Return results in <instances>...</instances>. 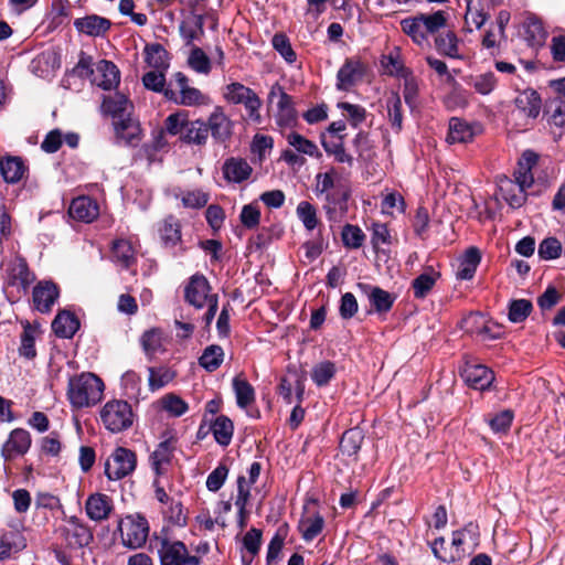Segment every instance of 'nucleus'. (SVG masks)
Returning a JSON list of instances; mask_svg holds the SVG:
<instances>
[{
    "label": "nucleus",
    "mask_w": 565,
    "mask_h": 565,
    "mask_svg": "<svg viewBox=\"0 0 565 565\" xmlns=\"http://www.w3.org/2000/svg\"><path fill=\"white\" fill-rule=\"evenodd\" d=\"M339 174L337 170L331 167L326 172H319L315 180V188L313 192L318 198H322L329 193L335 192L339 188H345L348 186L344 183L338 182Z\"/></svg>",
    "instance_id": "c85d7f7f"
},
{
    "label": "nucleus",
    "mask_w": 565,
    "mask_h": 565,
    "mask_svg": "<svg viewBox=\"0 0 565 565\" xmlns=\"http://www.w3.org/2000/svg\"><path fill=\"white\" fill-rule=\"evenodd\" d=\"M224 360V351L217 344L206 347L199 359V364L207 372L216 371Z\"/></svg>",
    "instance_id": "c03bdc74"
},
{
    "label": "nucleus",
    "mask_w": 565,
    "mask_h": 565,
    "mask_svg": "<svg viewBox=\"0 0 565 565\" xmlns=\"http://www.w3.org/2000/svg\"><path fill=\"white\" fill-rule=\"evenodd\" d=\"M20 355L26 359H33L36 355L35 350V330L26 323L21 334Z\"/></svg>",
    "instance_id": "338daca9"
},
{
    "label": "nucleus",
    "mask_w": 565,
    "mask_h": 565,
    "mask_svg": "<svg viewBox=\"0 0 565 565\" xmlns=\"http://www.w3.org/2000/svg\"><path fill=\"white\" fill-rule=\"evenodd\" d=\"M363 441L362 431L358 428L347 430L340 440V449L343 455L355 456L361 449Z\"/></svg>",
    "instance_id": "3c124183"
},
{
    "label": "nucleus",
    "mask_w": 565,
    "mask_h": 565,
    "mask_svg": "<svg viewBox=\"0 0 565 565\" xmlns=\"http://www.w3.org/2000/svg\"><path fill=\"white\" fill-rule=\"evenodd\" d=\"M146 62L150 67L163 70L168 67L167 51L161 44H151L145 49Z\"/></svg>",
    "instance_id": "6e6d98bb"
},
{
    "label": "nucleus",
    "mask_w": 565,
    "mask_h": 565,
    "mask_svg": "<svg viewBox=\"0 0 565 565\" xmlns=\"http://www.w3.org/2000/svg\"><path fill=\"white\" fill-rule=\"evenodd\" d=\"M205 124L209 128V132H211L213 139L217 142L226 141L232 135L233 124L221 107H216L211 113Z\"/></svg>",
    "instance_id": "a211bd4d"
},
{
    "label": "nucleus",
    "mask_w": 565,
    "mask_h": 565,
    "mask_svg": "<svg viewBox=\"0 0 565 565\" xmlns=\"http://www.w3.org/2000/svg\"><path fill=\"white\" fill-rule=\"evenodd\" d=\"M498 79L494 73L488 72L471 78V85L481 95L490 94L497 86Z\"/></svg>",
    "instance_id": "774afa93"
},
{
    "label": "nucleus",
    "mask_w": 565,
    "mask_h": 565,
    "mask_svg": "<svg viewBox=\"0 0 565 565\" xmlns=\"http://www.w3.org/2000/svg\"><path fill=\"white\" fill-rule=\"evenodd\" d=\"M401 29L415 44L419 46L429 45V40L423 33L419 14L403 19L401 21Z\"/></svg>",
    "instance_id": "a19ab883"
},
{
    "label": "nucleus",
    "mask_w": 565,
    "mask_h": 565,
    "mask_svg": "<svg viewBox=\"0 0 565 565\" xmlns=\"http://www.w3.org/2000/svg\"><path fill=\"white\" fill-rule=\"evenodd\" d=\"M533 309L532 302L526 299L513 300L509 307V320L514 323L524 321Z\"/></svg>",
    "instance_id": "e2e57ef3"
},
{
    "label": "nucleus",
    "mask_w": 565,
    "mask_h": 565,
    "mask_svg": "<svg viewBox=\"0 0 565 565\" xmlns=\"http://www.w3.org/2000/svg\"><path fill=\"white\" fill-rule=\"evenodd\" d=\"M137 467L135 451L126 447H116L105 462V476L110 481H118L130 476Z\"/></svg>",
    "instance_id": "0eeeda50"
},
{
    "label": "nucleus",
    "mask_w": 565,
    "mask_h": 565,
    "mask_svg": "<svg viewBox=\"0 0 565 565\" xmlns=\"http://www.w3.org/2000/svg\"><path fill=\"white\" fill-rule=\"evenodd\" d=\"M114 510L113 500L104 493H93L85 502L87 516L95 522L107 520Z\"/></svg>",
    "instance_id": "dca6fc26"
},
{
    "label": "nucleus",
    "mask_w": 565,
    "mask_h": 565,
    "mask_svg": "<svg viewBox=\"0 0 565 565\" xmlns=\"http://www.w3.org/2000/svg\"><path fill=\"white\" fill-rule=\"evenodd\" d=\"M350 196V186L339 188L335 192L322 196V209L329 222L340 223L343 221L349 210Z\"/></svg>",
    "instance_id": "9b49d317"
},
{
    "label": "nucleus",
    "mask_w": 565,
    "mask_h": 565,
    "mask_svg": "<svg viewBox=\"0 0 565 565\" xmlns=\"http://www.w3.org/2000/svg\"><path fill=\"white\" fill-rule=\"evenodd\" d=\"M158 233L166 247H173L181 241V224L177 217L169 215L159 223Z\"/></svg>",
    "instance_id": "7c9ffc66"
},
{
    "label": "nucleus",
    "mask_w": 565,
    "mask_h": 565,
    "mask_svg": "<svg viewBox=\"0 0 565 565\" xmlns=\"http://www.w3.org/2000/svg\"><path fill=\"white\" fill-rule=\"evenodd\" d=\"M365 73V65L360 58H347L337 74V88L349 90Z\"/></svg>",
    "instance_id": "ddd939ff"
},
{
    "label": "nucleus",
    "mask_w": 565,
    "mask_h": 565,
    "mask_svg": "<svg viewBox=\"0 0 565 565\" xmlns=\"http://www.w3.org/2000/svg\"><path fill=\"white\" fill-rule=\"evenodd\" d=\"M97 76L94 82L100 88L110 90L116 88L120 82V72L118 67L110 61L102 60L96 66Z\"/></svg>",
    "instance_id": "393cba45"
},
{
    "label": "nucleus",
    "mask_w": 565,
    "mask_h": 565,
    "mask_svg": "<svg viewBox=\"0 0 565 565\" xmlns=\"http://www.w3.org/2000/svg\"><path fill=\"white\" fill-rule=\"evenodd\" d=\"M104 388V382L97 375L83 372L70 379L67 398L74 408L90 407L102 399Z\"/></svg>",
    "instance_id": "f257e3e1"
},
{
    "label": "nucleus",
    "mask_w": 565,
    "mask_h": 565,
    "mask_svg": "<svg viewBox=\"0 0 565 565\" xmlns=\"http://www.w3.org/2000/svg\"><path fill=\"white\" fill-rule=\"evenodd\" d=\"M222 172L227 182L242 183L250 177L253 168L245 159L231 157L224 161Z\"/></svg>",
    "instance_id": "aec40b11"
},
{
    "label": "nucleus",
    "mask_w": 565,
    "mask_h": 565,
    "mask_svg": "<svg viewBox=\"0 0 565 565\" xmlns=\"http://www.w3.org/2000/svg\"><path fill=\"white\" fill-rule=\"evenodd\" d=\"M9 285H21L26 289L35 279L24 258H15L7 269Z\"/></svg>",
    "instance_id": "a878e982"
},
{
    "label": "nucleus",
    "mask_w": 565,
    "mask_h": 565,
    "mask_svg": "<svg viewBox=\"0 0 565 565\" xmlns=\"http://www.w3.org/2000/svg\"><path fill=\"white\" fill-rule=\"evenodd\" d=\"M164 520L179 527H183L188 523V516L183 511V505L179 500L170 501L169 504L161 509Z\"/></svg>",
    "instance_id": "603ef678"
},
{
    "label": "nucleus",
    "mask_w": 565,
    "mask_h": 565,
    "mask_svg": "<svg viewBox=\"0 0 565 565\" xmlns=\"http://www.w3.org/2000/svg\"><path fill=\"white\" fill-rule=\"evenodd\" d=\"M369 300L376 312H387L394 303V297L380 287H371Z\"/></svg>",
    "instance_id": "5fc2aeb1"
},
{
    "label": "nucleus",
    "mask_w": 565,
    "mask_h": 565,
    "mask_svg": "<svg viewBox=\"0 0 565 565\" xmlns=\"http://www.w3.org/2000/svg\"><path fill=\"white\" fill-rule=\"evenodd\" d=\"M74 25L82 33L90 36H100L110 29L111 23L106 18L92 14L76 19Z\"/></svg>",
    "instance_id": "bb28decb"
},
{
    "label": "nucleus",
    "mask_w": 565,
    "mask_h": 565,
    "mask_svg": "<svg viewBox=\"0 0 565 565\" xmlns=\"http://www.w3.org/2000/svg\"><path fill=\"white\" fill-rule=\"evenodd\" d=\"M58 532L71 548L88 546L94 539L90 527L77 516L66 518Z\"/></svg>",
    "instance_id": "1a4fd4ad"
},
{
    "label": "nucleus",
    "mask_w": 565,
    "mask_h": 565,
    "mask_svg": "<svg viewBox=\"0 0 565 565\" xmlns=\"http://www.w3.org/2000/svg\"><path fill=\"white\" fill-rule=\"evenodd\" d=\"M188 64L192 70L201 74H209L211 71L210 57L200 47L194 46L188 58Z\"/></svg>",
    "instance_id": "69168bd1"
},
{
    "label": "nucleus",
    "mask_w": 565,
    "mask_h": 565,
    "mask_svg": "<svg viewBox=\"0 0 565 565\" xmlns=\"http://www.w3.org/2000/svg\"><path fill=\"white\" fill-rule=\"evenodd\" d=\"M461 376L468 386L479 391L488 388L494 380L493 372L481 364H467Z\"/></svg>",
    "instance_id": "2eb2a0df"
},
{
    "label": "nucleus",
    "mask_w": 565,
    "mask_h": 565,
    "mask_svg": "<svg viewBox=\"0 0 565 565\" xmlns=\"http://www.w3.org/2000/svg\"><path fill=\"white\" fill-rule=\"evenodd\" d=\"M148 372H149L148 385H149L150 391H152V392L162 388L168 383H170L175 376V372L167 366H159V367L150 366V367H148Z\"/></svg>",
    "instance_id": "09e8293b"
},
{
    "label": "nucleus",
    "mask_w": 565,
    "mask_h": 565,
    "mask_svg": "<svg viewBox=\"0 0 565 565\" xmlns=\"http://www.w3.org/2000/svg\"><path fill=\"white\" fill-rule=\"evenodd\" d=\"M57 298V286L51 281H41L33 288L32 299L34 307L42 313L50 312Z\"/></svg>",
    "instance_id": "f3484780"
},
{
    "label": "nucleus",
    "mask_w": 565,
    "mask_h": 565,
    "mask_svg": "<svg viewBox=\"0 0 565 565\" xmlns=\"http://www.w3.org/2000/svg\"><path fill=\"white\" fill-rule=\"evenodd\" d=\"M26 172L28 167L22 158L7 156L0 159V174L7 183L14 184L20 182Z\"/></svg>",
    "instance_id": "b1692460"
},
{
    "label": "nucleus",
    "mask_w": 565,
    "mask_h": 565,
    "mask_svg": "<svg viewBox=\"0 0 565 565\" xmlns=\"http://www.w3.org/2000/svg\"><path fill=\"white\" fill-rule=\"evenodd\" d=\"M288 143L294 147L298 152L315 157L318 156V147L311 140L305 138L298 132H290L287 136Z\"/></svg>",
    "instance_id": "680f3d73"
},
{
    "label": "nucleus",
    "mask_w": 565,
    "mask_h": 565,
    "mask_svg": "<svg viewBox=\"0 0 565 565\" xmlns=\"http://www.w3.org/2000/svg\"><path fill=\"white\" fill-rule=\"evenodd\" d=\"M28 546L24 534L19 530L6 531L0 536V562L19 554Z\"/></svg>",
    "instance_id": "6ab92c4d"
},
{
    "label": "nucleus",
    "mask_w": 565,
    "mask_h": 565,
    "mask_svg": "<svg viewBox=\"0 0 565 565\" xmlns=\"http://www.w3.org/2000/svg\"><path fill=\"white\" fill-rule=\"evenodd\" d=\"M233 390L235 392L238 407L246 408L255 402L254 387L248 383L247 380L241 376L234 377Z\"/></svg>",
    "instance_id": "37998d69"
},
{
    "label": "nucleus",
    "mask_w": 565,
    "mask_h": 565,
    "mask_svg": "<svg viewBox=\"0 0 565 565\" xmlns=\"http://www.w3.org/2000/svg\"><path fill=\"white\" fill-rule=\"evenodd\" d=\"M99 418L105 429L118 434L134 425L135 414L127 401L111 399L102 407Z\"/></svg>",
    "instance_id": "20e7f679"
},
{
    "label": "nucleus",
    "mask_w": 565,
    "mask_h": 565,
    "mask_svg": "<svg viewBox=\"0 0 565 565\" xmlns=\"http://www.w3.org/2000/svg\"><path fill=\"white\" fill-rule=\"evenodd\" d=\"M480 260V250L477 247H469L460 260L457 277L463 280L472 279Z\"/></svg>",
    "instance_id": "c9c22d12"
},
{
    "label": "nucleus",
    "mask_w": 565,
    "mask_h": 565,
    "mask_svg": "<svg viewBox=\"0 0 565 565\" xmlns=\"http://www.w3.org/2000/svg\"><path fill=\"white\" fill-rule=\"evenodd\" d=\"M323 527L324 519L319 513L303 515L298 523V530L306 542L313 541Z\"/></svg>",
    "instance_id": "72a5a7b5"
},
{
    "label": "nucleus",
    "mask_w": 565,
    "mask_h": 565,
    "mask_svg": "<svg viewBox=\"0 0 565 565\" xmlns=\"http://www.w3.org/2000/svg\"><path fill=\"white\" fill-rule=\"evenodd\" d=\"M322 147L328 154L334 157V160L340 163H348L349 166L353 164V158L351 154L347 153L344 149V137L339 136L337 140L327 141L322 140Z\"/></svg>",
    "instance_id": "864d4df0"
},
{
    "label": "nucleus",
    "mask_w": 565,
    "mask_h": 565,
    "mask_svg": "<svg viewBox=\"0 0 565 565\" xmlns=\"http://www.w3.org/2000/svg\"><path fill=\"white\" fill-rule=\"evenodd\" d=\"M116 135L119 139L125 140L127 145L135 146L140 140V128L130 118L121 119L115 124Z\"/></svg>",
    "instance_id": "de8ad7c7"
},
{
    "label": "nucleus",
    "mask_w": 565,
    "mask_h": 565,
    "mask_svg": "<svg viewBox=\"0 0 565 565\" xmlns=\"http://www.w3.org/2000/svg\"><path fill=\"white\" fill-rule=\"evenodd\" d=\"M184 298L196 309L207 307L204 321L206 326H210L217 311L218 297L216 294H211L210 282L204 275L194 274L190 277L184 288Z\"/></svg>",
    "instance_id": "f03ea898"
},
{
    "label": "nucleus",
    "mask_w": 565,
    "mask_h": 565,
    "mask_svg": "<svg viewBox=\"0 0 565 565\" xmlns=\"http://www.w3.org/2000/svg\"><path fill=\"white\" fill-rule=\"evenodd\" d=\"M164 97L169 100H173L175 104L183 106H195L203 103V94L194 87H188L180 92L179 96L172 89L164 90Z\"/></svg>",
    "instance_id": "79ce46f5"
},
{
    "label": "nucleus",
    "mask_w": 565,
    "mask_h": 565,
    "mask_svg": "<svg viewBox=\"0 0 565 565\" xmlns=\"http://www.w3.org/2000/svg\"><path fill=\"white\" fill-rule=\"evenodd\" d=\"M233 423L226 416H218L212 424L213 436L221 446L230 445L233 437Z\"/></svg>",
    "instance_id": "8fccbe9b"
},
{
    "label": "nucleus",
    "mask_w": 565,
    "mask_h": 565,
    "mask_svg": "<svg viewBox=\"0 0 565 565\" xmlns=\"http://www.w3.org/2000/svg\"><path fill=\"white\" fill-rule=\"evenodd\" d=\"M156 541L160 565H200V557L190 555L183 542L163 535L157 536Z\"/></svg>",
    "instance_id": "39448f33"
},
{
    "label": "nucleus",
    "mask_w": 565,
    "mask_h": 565,
    "mask_svg": "<svg viewBox=\"0 0 565 565\" xmlns=\"http://www.w3.org/2000/svg\"><path fill=\"white\" fill-rule=\"evenodd\" d=\"M306 376L299 373L296 369L288 367L287 375L280 379L278 386L279 395L286 403H292V391H296L297 399L300 403L305 393Z\"/></svg>",
    "instance_id": "4468645a"
},
{
    "label": "nucleus",
    "mask_w": 565,
    "mask_h": 565,
    "mask_svg": "<svg viewBox=\"0 0 565 565\" xmlns=\"http://www.w3.org/2000/svg\"><path fill=\"white\" fill-rule=\"evenodd\" d=\"M207 137L209 128L205 121L201 119L189 120L181 135V141L189 145L203 146L206 143Z\"/></svg>",
    "instance_id": "473e14b6"
},
{
    "label": "nucleus",
    "mask_w": 565,
    "mask_h": 565,
    "mask_svg": "<svg viewBox=\"0 0 565 565\" xmlns=\"http://www.w3.org/2000/svg\"><path fill=\"white\" fill-rule=\"evenodd\" d=\"M180 34L185 40L186 45H191L194 40L204 34V17L195 14L192 21H183L180 24Z\"/></svg>",
    "instance_id": "49530a36"
},
{
    "label": "nucleus",
    "mask_w": 565,
    "mask_h": 565,
    "mask_svg": "<svg viewBox=\"0 0 565 565\" xmlns=\"http://www.w3.org/2000/svg\"><path fill=\"white\" fill-rule=\"evenodd\" d=\"M173 456V446L170 440L161 441L151 455V466L157 475H162L170 465Z\"/></svg>",
    "instance_id": "4c0bfd02"
},
{
    "label": "nucleus",
    "mask_w": 565,
    "mask_h": 565,
    "mask_svg": "<svg viewBox=\"0 0 565 565\" xmlns=\"http://www.w3.org/2000/svg\"><path fill=\"white\" fill-rule=\"evenodd\" d=\"M498 186L501 196L513 209L521 207L526 201V190L518 185L512 179L503 175L499 178Z\"/></svg>",
    "instance_id": "5701e85b"
},
{
    "label": "nucleus",
    "mask_w": 565,
    "mask_h": 565,
    "mask_svg": "<svg viewBox=\"0 0 565 565\" xmlns=\"http://www.w3.org/2000/svg\"><path fill=\"white\" fill-rule=\"evenodd\" d=\"M32 439L28 430L15 428L10 434L1 448V456L6 461L26 454L31 447Z\"/></svg>",
    "instance_id": "f8f14e48"
},
{
    "label": "nucleus",
    "mask_w": 565,
    "mask_h": 565,
    "mask_svg": "<svg viewBox=\"0 0 565 565\" xmlns=\"http://www.w3.org/2000/svg\"><path fill=\"white\" fill-rule=\"evenodd\" d=\"M224 99L233 105H243L247 114V119L255 125L263 122L260 108L263 102L259 96L249 87L238 82L227 84L223 88Z\"/></svg>",
    "instance_id": "7ed1b4c3"
},
{
    "label": "nucleus",
    "mask_w": 565,
    "mask_h": 565,
    "mask_svg": "<svg viewBox=\"0 0 565 565\" xmlns=\"http://www.w3.org/2000/svg\"><path fill=\"white\" fill-rule=\"evenodd\" d=\"M267 99L269 104H276L274 117L279 127H290L296 122L298 114L294 99L281 85L275 83L269 89Z\"/></svg>",
    "instance_id": "6e6552de"
},
{
    "label": "nucleus",
    "mask_w": 565,
    "mask_h": 565,
    "mask_svg": "<svg viewBox=\"0 0 565 565\" xmlns=\"http://www.w3.org/2000/svg\"><path fill=\"white\" fill-rule=\"evenodd\" d=\"M111 255L115 263L122 268H129L136 263V250L127 239H117L113 244Z\"/></svg>",
    "instance_id": "f704fd0d"
},
{
    "label": "nucleus",
    "mask_w": 565,
    "mask_h": 565,
    "mask_svg": "<svg viewBox=\"0 0 565 565\" xmlns=\"http://www.w3.org/2000/svg\"><path fill=\"white\" fill-rule=\"evenodd\" d=\"M423 33L425 36L435 35L447 24L448 15L445 11L438 10L434 13H419Z\"/></svg>",
    "instance_id": "58836bf2"
},
{
    "label": "nucleus",
    "mask_w": 565,
    "mask_h": 565,
    "mask_svg": "<svg viewBox=\"0 0 565 565\" xmlns=\"http://www.w3.org/2000/svg\"><path fill=\"white\" fill-rule=\"evenodd\" d=\"M188 121L189 118L186 111H177L170 114L166 118L164 126L162 129L171 136H179L181 138V135L183 134Z\"/></svg>",
    "instance_id": "4d7b16f0"
},
{
    "label": "nucleus",
    "mask_w": 565,
    "mask_h": 565,
    "mask_svg": "<svg viewBox=\"0 0 565 565\" xmlns=\"http://www.w3.org/2000/svg\"><path fill=\"white\" fill-rule=\"evenodd\" d=\"M130 106L129 99L121 93H115L113 96H105L102 104V110L113 117H121Z\"/></svg>",
    "instance_id": "a18cd8bd"
},
{
    "label": "nucleus",
    "mask_w": 565,
    "mask_h": 565,
    "mask_svg": "<svg viewBox=\"0 0 565 565\" xmlns=\"http://www.w3.org/2000/svg\"><path fill=\"white\" fill-rule=\"evenodd\" d=\"M52 329L58 338L71 339L79 329V321L74 313L61 311L53 320Z\"/></svg>",
    "instance_id": "c756f323"
},
{
    "label": "nucleus",
    "mask_w": 565,
    "mask_h": 565,
    "mask_svg": "<svg viewBox=\"0 0 565 565\" xmlns=\"http://www.w3.org/2000/svg\"><path fill=\"white\" fill-rule=\"evenodd\" d=\"M547 38L542 21L535 17L530 15L524 21V39L529 45L534 47H541L544 45Z\"/></svg>",
    "instance_id": "2f4dec72"
},
{
    "label": "nucleus",
    "mask_w": 565,
    "mask_h": 565,
    "mask_svg": "<svg viewBox=\"0 0 565 565\" xmlns=\"http://www.w3.org/2000/svg\"><path fill=\"white\" fill-rule=\"evenodd\" d=\"M166 340L162 329L151 328L141 334L139 342L148 360H152L157 354L166 352Z\"/></svg>",
    "instance_id": "4be33fe9"
},
{
    "label": "nucleus",
    "mask_w": 565,
    "mask_h": 565,
    "mask_svg": "<svg viewBox=\"0 0 565 565\" xmlns=\"http://www.w3.org/2000/svg\"><path fill=\"white\" fill-rule=\"evenodd\" d=\"M335 374V365L331 361L316 364L311 371V379L318 386L327 385Z\"/></svg>",
    "instance_id": "13d9d810"
},
{
    "label": "nucleus",
    "mask_w": 565,
    "mask_h": 565,
    "mask_svg": "<svg viewBox=\"0 0 565 565\" xmlns=\"http://www.w3.org/2000/svg\"><path fill=\"white\" fill-rule=\"evenodd\" d=\"M436 50L448 57L458 58L459 54V39L452 31L439 33L435 38Z\"/></svg>",
    "instance_id": "ea45409f"
},
{
    "label": "nucleus",
    "mask_w": 565,
    "mask_h": 565,
    "mask_svg": "<svg viewBox=\"0 0 565 565\" xmlns=\"http://www.w3.org/2000/svg\"><path fill=\"white\" fill-rule=\"evenodd\" d=\"M68 214L72 218L90 223L99 214L97 203L88 196H78L71 202Z\"/></svg>",
    "instance_id": "412c9836"
},
{
    "label": "nucleus",
    "mask_w": 565,
    "mask_h": 565,
    "mask_svg": "<svg viewBox=\"0 0 565 565\" xmlns=\"http://www.w3.org/2000/svg\"><path fill=\"white\" fill-rule=\"evenodd\" d=\"M118 530L124 546L137 550L145 545L149 535V524L140 514L127 515L118 523Z\"/></svg>",
    "instance_id": "423d86ee"
},
{
    "label": "nucleus",
    "mask_w": 565,
    "mask_h": 565,
    "mask_svg": "<svg viewBox=\"0 0 565 565\" xmlns=\"http://www.w3.org/2000/svg\"><path fill=\"white\" fill-rule=\"evenodd\" d=\"M297 216L308 231H312L318 225L317 210L308 201H301L297 206Z\"/></svg>",
    "instance_id": "0e129e2a"
},
{
    "label": "nucleus",
    "mask_w": 565,
    "mask_h": 565,
    "mask_svg": "<svg viewBox=\"0 0 565 565\" xmlns=\"http://www.w3.org/2000/svg\"><path fill=\"white\" fill-rule=\"evenodd\" d=\"M469 532L468 527L457 530L452 532L450 552L445 550V539L443 536L437 537L431 544L430 548L436 558L439 561L451 564L462 561L467 553L463 548L466 534Z\"/></svg>",
    "instance_id": "9d476101"
},
{
    "label": "nucleus",
    "mask_w": 565,
    "mask_h": 565,
    "mask_svg": "<svg viewBox=\"0 0 565 565\" xmlns=\"http://www.w3.org/2000/svg\"><path fill=\"white\" fill-rule=\"evenodd\" d=\"M514 104L516 109L527 118L535 119L541 110V97L533 89H525L520 93Z\"/></svg>",
    "instance_id": "cd10ccee"
},
{
    "label": "nucleus",
    "mask_w": 565,
    "mask_h": 565,
    "mask_svg": "<svg viewBox=\"0 0 565 565\" xmlns=\"http://www.w3.org/2000/svg\"><path fill=\"white\" fill-rule=\"evenodd\" d=\"M273 47L280 54V56L289 64L297 60V54L294 51L288 36L285 33H276L271 39Z\"/></svg>",
    "instance_id": "bf43d9fd"
},
{
    "label": "nucleus",
    "mask_w": 565,
    "mask_h": 565,
    "mask_svg": "<svg viewBox=\"0 0 565 565\" xmlns=\"http://www.w3.org/2000/svg\"><path fill=\"white\" fill-rule=\"evenodd\" d=\"M473 138L472 128L463 120L452 117L449 120V129L446 140L449 143H465Z\"/></svg>",
    "instance_id": "e433bc0d"
},
{
    "label": "nucleus",
    "mask_w": 565,
    "mask_h": 565,
    "mask_svg": "<svg viewBox=\"0 0 565 565\" xmlns=\"http://www.w3.org/2000/svg\"><path fill=\"white\" fill-rule=\"evenodd\" d=\"M437 276H438L437 274H435L434 271H430V273H423L418 277H416L412 282L414 296L419 299L425 298L429 294V291L433 289V287L436 282Z\"/></svg>",
    "instance_id": "052dcab7"
}]
</instances>
